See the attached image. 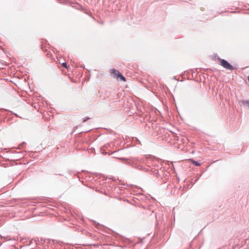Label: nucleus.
<instances>
[{"mask_svg": "<svg viewBox=\"0 0 249 249\" xmlns=\"http://www.w3.org/2000/svg\"><path fill=\"white\" fill-rule=\"evenodd\" d=\"M220 65L224 68L229 70H232L234 69L233 66L224 59L220 60Z\"/></svg>", "mask_w": 249, "mask_h": 249, "instance_id": "obj_1", "label": "nucleus"}, {"mask_svg": "<svg viewBox=\"0 0 249 249\" xmlns=\"http://www.w3.org/2000/svg\"><path fill=\"white\" fill-rule=\"evenodd\" d=\"M110 72L114 75V77L119 80V76L121 73L115 69L111 70Z\"/></svg>", "mask_w": 249, "mask_h": 249, "instance_id": "obj_2", "label": "nucleus"}, {"mask_svg": "<svg viewBox=\"0 0 249 249\" xmlns=\"http://www.w3.org/2000/svg\"><path fill=\"white\" fill-rule=\"evenodd\" d=\"M137 161L139 162V163H142V160L141 159H136L132 161L133 166L135 167L136 168H138L136 166V163H135V162Z\"/></svg>", "mask_w": 249, "mask_h": 249, "instance_id": "obj_3", "label": "nucleus"}, {"mask_svg": "<svg viewBox=\"0 0 249 249\" xmlns=\"http://www.w3.org/2000/svg\"><path fill=\"white\" fill-rule=\"evenodd\" d=\"M243 105L249 108V100H243L241 101Z\"/></svg>", "mask_w": 249, "mask_h": 249, "instance_id": "obj_4", "label": "nucleus"}, {"mask_svg": "<svg viewBox=\"0 0 249 249\" xmlns=\"http://www.w3.org/2000/svg\"><path fill=\"white\" fill-rule=\"evenodd\" d=\"M119 79H120V80H122L123 81H125V77L123 76L121 73L119 75Z\"/></svg>", "mask_w": 249, "mask_h": 249, "instance_id": "obj_5", "label": "nucleus"}, {"mask_svg": "<svg viewBox=\"0 0 249 249\" xmlns=\"http://www.w3.org/2000/svg\"><path fill=\"white\" fill-rule=\"evenodd\" d=\"M194 164L196 166H198L200 164L197 161H193Z\"/></svg>", "mask_w": 249, "mask_h": 249, "instance_id": "obj_6", "label": "nucleus"}, {"mask_svg": "<svg viewBox=\"0 0 249 249\" xmlns=\"http://www.w3.org/2000/svg\"><path fill=\"white\" fill-rule=\"evenodd\" d=\"M62 66L66 68H67V63L65 62L62 63Z\"/></svg>", "mask_w": 249, "mask_h": 249, "instance_id": "obj_7", "label": "nucleus"}, {"mask_svg": "<svg viewBox=\"0 0 249 249\" xmlns=\"http://www.w3.org/2000/svg\"><path fill=\"white\" fill-rule=\"evenodd\" d=\"M88 119H89V118H87V119H84V120H83V122H86L87 120H88Z\"/></svg>", "mask_w": 249, "mask_h": 249, "instance_id": "obj_8", "label": "nucleus"}]
</instances>
